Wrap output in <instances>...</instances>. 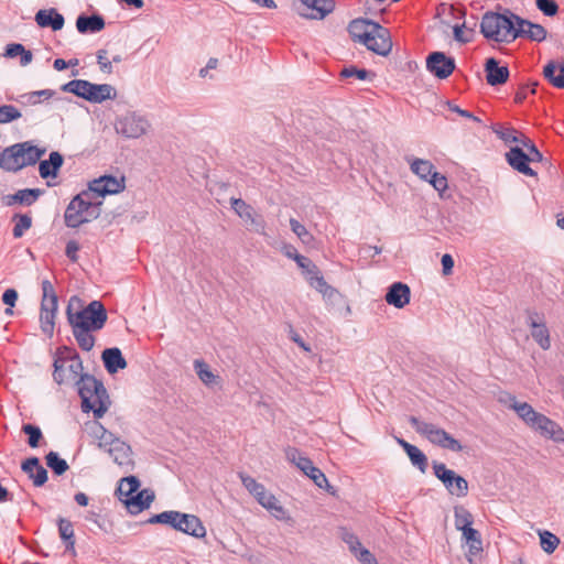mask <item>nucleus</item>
<instances>
[{
    "mask_svg": "<svg viewBox=\"0 0 564 564\" xmlns=\"http://www.w3.org/2000/svg\"><path fill=\"white\" fill-rule=\"evenodd\" d=\"M462 539L468 546L470 555H476L482 550V541L479 531L473 528V525L460 530Z\"/></svg>",
    "mask_w": 564,
    "mask_h": 564,
    "instance_id": "obj_36",
    "label": "nucleus"
},
{
    "mask_svg": "<svg viewBox=\"0 0 564 564\" xmlns=\"http://www.w3.org/2000/svg\"><path fill=\"white\" fill-rule=\"evenodd\" d=\"M517 14L507 9L503 13L487 12L480 22V32L490 41L509 44L514 41Z\"/></svg>",
    "mask_w": 564,
    "mask_h": 564,
    "instance_id": "obj_5",
    "label": "nucleus"
},
{
    "mask_svg": "<svg viewBox=\"0 0 564 564\" xmlns=\"http://www.w3.org/2000/svg\"><path fill=\"white\" fill-rule=\"evenodd\" d=\"M426 182H429L433 186V188L437 191L440 194L445 192L448 187L447 178L445 177V175L436 171L431 175V177Z\"/></svg>",
    "mask_w": 564,
    "mask_h": 564,
    "instance_id": "obj_60",
    "label": "nucleus"
},
{
    "mask_svg": "<svg viewBox=\"0 0 564 564\" xmlns=\"http://www.w3.org/2000/svg\"><path fill=\"white\" fill-rule=\"evenodd\" d=\"M384 300L389 305L401 310L410 303L411 290L409 285L403 282H393L387 289Z\"/></svg>",
    "mask_w": 564,
    "mask_h": 564,
    "instance_id": "obj_20",
    "label": "nucleus"
},
{
    "mask_svg": "<svg viewBox=\"0 0 564 564\" xmlns=\"http://www.w3.org/2000/svg\"><path fill=\"white\" fill-rule=\"evenodd\" d=\"M378 23L365 19H356L349 23L348 32L354 41L362 43L369 40L372 30H376Z\"/></svg>",
    "mask_w": 564,
    "mask_h": 564,
    "instance_id": "obj_27",
    "label": "nucleus"
},
{
    "mask_svg": "<svg viewBox=\"0 0 564 564\" xmlns=\"http://www.w3.org/2000/svg\"><path fill=\"white\" fill-rule=\"evenodd\" d=\"M22 470L32 479L36 487L43 486L47 480V471L40 464L37 457H30L22 463Z\"/></svg>",
    "mask_w": 564,
    "mask_h": 564,
    "instance_id": "obj_25",
    "label": "nucleus"
},
{
    "mask_svg": "<svg viewBox=\"0 0 564 564\" xmlns=\"http://www.w3.org/2000/svg\"><path fill=\"white\" fill-rule=\"evenodd\" d=\"M181 512L169 510L163 511L161 513L154 514L149 519V523H160V524H166L173 528L174 530L178 531V528L181 527Z\"/></svg>",
    "mask_w": 564,
    "mask_h": 564,
    "instance_id": "obj_42",
    "label": "nucleus"
},
{
    "mask_svg": "<svg viewBox=\"0 0 564 564\" xmlns=\"http://www.w3.org/2000/svg\"><path fill=\"white\" fill-rule=\"evenodd\" d=\"M153 499V491L143 489L141 491L138 490L132 497L124 498L123 502L132 514H138L149 508Z\"/></svg>",
    "mask_w": 564,
    "mask_h": 564,
    "instance_id": "obj_26",
    "label": "nucleus"
},
{
    "mask_svg": "<svg viewBox=\"0 0 564 564\" xmlns=\"http://www.w3.org/2000/svg\"><path fill=\"white\" fill-rule=\"evenodd\" d=\"M290 227L303 243L310 245L313 241L314 238L311 232L295 218L290 219Z\"/></svg>",
    "mask_w": 564,
    "mask_h": 564,
    "instance_id": "obj_54",
    "label": "nucleus"
},
{
    "mask_svg": "<svg viewBox=\"0 0 564 564\" xmlns=\"http://www.w3.org/2000/svg\"><path fill=\"white\" fill-rule=\"evenodd\" d=\"M256 500L276 520L289 521L291 519L285 508L279 502L273 494L264 490Z\"/></svg>",
    "mask_w": 564,
    "mask_h": 564,
    "instance_id": "obj_22",
    "label": "nucleus"
},
{
    "mask_svg": "<svg viewBox=\"0 0 564 564\" xmlns=\"http://www.w3.org/2000/svg\"><path fill=\"white\" fill-rule=\"evenodd\" d=\"M527 325L531 329V336L541 349L547 350L551 347L550 330L545 324L544 316L536 312H528Z\"/></svg>",
    "mask_w": 564,
    "mask_h": 564,
    "instance_id": "obj_16",
    "label": "nucleus"
},
{
    "mask_svg": "<svg viewBox=\"0 0 564 564\" xmlns=\"http://www.w3.org/2000/svg\"><path fill=\"white\" fill-rule=\"evenodd\" d=\"M21 111L13 105L0 106V123H9L21 118Z\"/></svg>",
    "mask_w": 564,
    "mask_h": 564,
    "instance_id": "obj_55",
    "label": "nucleus"
},
{
    "mask_svg": "<svg viewBox=\"0 0 564 564\" xmlns=\"http://www.w3.org/2000/svg\"><path fill=\"white\" fill-rule=\"evenodd\" d=\"M35 21L41 28H51L53 31H58L64 26V17L55 9L39 10Z\"/></svg>",
    "mask_w": 564,
    "mask_h": 564,
    "instance_id": "obj_28",
    "label": "nucleus"
},
{
    "mask_svg": "<svg viewBox=\"0 0 564 564\" xmlns=\"http://www.w3.org/2000/svg\"><path fill=\"white\" fill-rule=\"evenodd\" d=\"M180 519L181 527L178 531L197 539L206 535V528L197 516L181 512Z\"/></svg>",
    "mask_w": 564,
    "mask_h": 564,
    "instance_id": "obj_24",
    "label": "nucleus"
},
{
    "mask_svg": "<svg viewBox=\"0 0 564 564\" xmlns=\"http://www.w3.org/2000/svg\"><path fill=\"white\" fill-rule=\"evenodd\" d=\"M67 322L80 349L90 351L95 346L94 332L104 328L108 314L100 301H91L84 308L73 312L69 304L66 310Z\"/></svg>",
    "mask_w": 564,
    "mask_h": 564,
    "instance_id": "obj_1",
    "label": "nucleus"
},
{
    "mask_svg": "<svg viewBox=\"0 0 564 564\" xmlns=\"http://www.w3.org/2000/svg\"><path fill=\"white\" fill-rule=\"evenodd\" d=\"M539 535L542 550L547 554L553 553L560 544V539L555 534L546 530L541 531Z\"/></svg>",
    "mask_w": 564,
    "mask_h": 564,
    "instance_id": "obj_51",
    "label": "nucleus"
},
{
    "mask_svg": "<svg viewBox=\"0 0 564 564\" xmlns=\"http://www.w3.org/2000/svg\"><path fill=\"white\" fill-rule=\"evenodd\" d=\"M510 400L511 403L509 408L512 409L530 429L556 443H564V430L557 422L536 412L528 402H519L514 397H511Z\"/></svg>",
    "mask_w": 564,
    "mask_h": 564,
    "instance_id": "obj_2",
    "label": "nucleus"
},
{
    "mask_svg": "<svg viewBox=\"0 0 564 564\" xmlns=\"http://www.w3.org/2000/svg\"><path fill=\"white\" fill-rule=\"evenodd\" d=\"M409 422L419 434L423 435L433 445L456 453L463 451L462 444L437 425L421 421L416 416H410Z\"/></svg>",
    "mask_w": 564,
    "mask_h": 564,
    "instance_id": "obj_8",
    "label": "nucleus"
},
{
    "mask_svg": "<svg viewBox=\"0 0 564 564\" xmlns=\"http://www.w3.org/2000/svg\"><path fill=\"white\" fill-rule=\"evenodd\" d=\"M473 523L474 517L468 509L460 505L454 507V525L457 531L468 528Z\"/></svg>",
    "mask_w": 564,
    "mask_h": 564,
    "instance_id": "obj_43",
    "label": "nucleus"
},
{
    "mask_svg": "<svg viewBox=\"0 0 564 564\" xmlns=\"http://www.w3.org/2000/svg\"><path fill=\"white\" fill-rule=\"evenodd\" d=\"M432 467L435 477L443 482L452 496L463 498L468 495V481L464 477L448 469L444 463L433 462Z\"/></svg>",
    "mask_w": 564,
    "mask_h": 564,
    "instance_id": "obj_11",
    "label": "nucleus"
},
{
    "mask_svg": "<svg viewBox=\"0 0 564 564\" xmlns=\"http://www.w3.org/2000/svg\"><path fill=\"white\" fill-rule=\"evenodd\" d=\"M82 371L83 361L76 352L69 357H57L54 360L53 378L57 384L76 383L83 375Z\"/></svg>",
    "mask_w": 564,
    "mask_h": 564,
    "instance_id": "obj_10",
    "label": "nucleus"
},
{
    "mask_svg": "<svg viewBox=\"0 0 564 564\" xmlns=\"http://www.w3.org/2000/svg\"><path fill=\"white\" fill-rule=\"evenodd\" d=\"M555 70L556 64L551 61L544 66L543 75L554 87L564 89V74L555 75Z\"/></svg>",
    "mask_w": 564,
    "mask_h": 564,
    "instance_id": "obj_49",
    "label": "nucleus"
},
{
    "mask_svg": "<svg viewBox=\"0 0 564 564\" xmlns=\"http://www.w3.org/2000/svg\"><path fill=\"white\" fill-rule=\"evenodd\" d=\"M494 132L505 143H516V145H519V143L521 141L520 138H521V135H523L522 133H519L513 128L498 127V128H494Z\"/></svg>",
    "mask_w": 564,
    "mask_h": 564,
    "instance_id": "obj_53",
    "label": "nucleus"
},
{
    "mask_svg": "<svg viewBox=\"0 0 564 564\" xmlns=\"http://www.w3.org/2000/svg\"><path fill=\"white\" fill-rule=\"evenodd\" d=\"M78 394L82 399L83 412H93L96 419H100L110 405L107 390L102 382L95 377L85 373L76 381Z\"/></svg>",
    "mask_w": 564,
    "mask_h": 564,
    "instance_id": "obj_3",
    "label": "nucleus"
},
{
    "mask_svg": "<svg viewBox=\"0 0 564 564\" xmlns=\"http://www.w3.org/2000/svg\"><path fill=\"white\" fill-rule=\"evenodd\" d=\"M231 208L235 213L258 234H264L265 223L261 216H258L249 204L241 198H231Z\"/></svg>",
    "mask_w": 564,
    "mask_h": 564,
    "instance_id": "obj_17",
    "label": "nucleus"
},
{
    "mask_svg": "<svg viewBox=\"0 0 564 564\" xmlns=\"http://www.w3.org/2000/svg\"><path fill=\"white\" fill-rule=\"evenodd\" d=\"M408 162L410 164V170L412 173H414L416 176H419L423 181H427L431 175L435 172L434 164L424 159H408Z\"/></svg>",
    "mask_w": 564,
    "mask_h": 564,
    "instance_id": "obj_37",
    "label": "nucleus"
},
{
    "mask_svg": "<svg viewBox=\"0 0 564 564\" xmlns=\"http://www.w3.org/2000/svg\"><path fill=\"white\" fill-rule=\"evenodd\" d=\"M101 359L106 370L111 375L127 367V361L123 358L121 350L117 347L105 349L101 354Z\"/></svg>",
    "mask_w": 564,
    "mask_h": 564,
    "instance_id": "obj_29",
    "label": "nucleus"
},
{
    "mask_svg": "<svg viewBox=\"0 0 564 564\" xmlns=\"http://www.w3.org/2000/svg\"><path fill=\"white\" fill-rule=\"evenodd\" d=\"M42 299L41 304L58 305V299L54 285L47 279H43L41 282Z\"/></svg>",
    "mask_w": 564,
    "mask_h": 564,
    "instance_id": "obj_48",
    "label": "nucleus"
},
{
    "mask_svg": "<svg viewBox=\"0 0 564 564\" xmlns=\"http://www.w3.org/2000/svg\"><path fill=\"white\" fill-rule=\"evenodd\" d=\"M63 156L59 152L53 151L47 160H43L39 165V173L42 178L55 177L63 165Z\"/></svg>",
    "mask_w": 564,
    "mask_h": 564,
    "instance_id": "obj_32",
    "label": "nucleus"
},
{
    "mask_svg": "<svg viewBox=\"0 0 564 564\" xmlns=\"http://www.w3.org/2000/svg\"><path fill=\"white\" fill-rule=\"evenodd\" d=\"M76 28L79 33H97L105 28V20L102 17L94 15H79L76 20Z\"/></svg>",
    "mask_w": 564,
    "mask_h": 564,
    "instance_id": "obj_33",
    "label": "nucleus"
},
{
    "mask_svg": "<svg viewBox=\"0 0 564 564\" xmlns=\"http://www.w3.org/2000/svg\"><path fill=\"white\" fill-rule=\"evenodd\" d=\"M22 431L29 435L28 444L29 446L35 448L39 446L40 440L43 437L42 431L39 426L32 424H24L22 426Z\"/></svg>",
    "mask_w": 564,
    "mask_h": 564,
    "instance_id": "obj_56",
    "label": "nucleus"
},
{
    "mask_svg": "<svg viewBox=\"0 0 564 564\" xmlns=\"http://www.w3.org/2000/svg\"><path fill=\"white\" fill-rule=\"evenodd\" d=\"M239 478L243 485V487L252 495L256 499L267 490L264 486L258 482L253 477L246 475L243 473L239 474Z\"/></svg>",
    "mask_w": 564,
    "mask_h": 564,
    "instance_id": "obj_52",
    "label": "nucleus"
},
{
    "mask_svg": "<svg viewBox=\"0 0 564 564\" xmlns=\"http://www.w3.org/2000/svg\"><path fill=\"white\" fill-rule=\"evenodd\" d=\"M57 525L59 538L64 542L66 551L75 554V533L73 523L65 518H59L57 520Z\"/></svg>",
    "mask_w": 564,
    "mask_h": 564,
    "instance_id": "obj_35",
    "label": "nucleus"
},
{
    "mask_svg": "<svg viewBox=\"0 0 564 564\" xmlns=\"http://www.w3.org/2000/svg\"><path fill=\"white\" fill-rule=\"evenodd\" d=\"M297 267L301 269L303 276L311 288L316 290L325 297H332L335 289L330 286L324 279L318 267L307 257L299 259Z\"/></svg>",
    "mask_w": 564,
    "mask_h": 564,
    "instance_id": "obj_13",
    "label": "nucleus"
},
{
    "mask_svg": "<svg viewBox=\"0 0 564 564\" xmlns=\"http://www.w3.org/2000/svg\"><path fill=\"white\" fill-rule=\"evenodd\" d=\"M126 188V180L123 176L117 177L112 175H102L93 180L88 185V191L97 199H101L106 195H113Z\"/></svg>",
    "mask_w": 564,
    "mask_h": 564,
    "instance_id": "obj_14",
    "label": "nucleus"
},
{
    "mask_svg": "<svg viewBox=\"0 0 564 564\" xmlns=\"http://www.w3.org/2000/svg\"><path fill=\"white\" fill-rule=\"evenodd\" d=\"M45 152V148H39L29 141L15 143L0 153V167L7 172H18L34 165Z\"/></svg>",
    "mask_w": 564,
    "mask_h": 564,
    "instance_id": "obj_6",
    "label": "nucleus"
},
{
    "mask_svg": "<svg viewBox=\"0 0 564 564\" xmlns=\"http://www.w3.org/2000/svg\"><path fill=\"white\" fill-rule=\"evenodd\" d=\"M97 63L101 72L107 74L112 73V63L108 59L106 50H99L97 52Z\"/></svg>",
    "mask_w": 564,
    "mask_h": 564,
    "instance_id": "obj_64",
    "label": "nucleus"
},
{
    "mask_svg": "<svg viewBox=\"0 0 564 564\" xmlns=\"http://www.w3.org/2000/svg\"><path fill=\"white\" fill-rule=\"evenodd\" d=\"M140 487V481L135 476H128L121 479L118 492L120 500L123 501L124 498L132 497Z\"/></svg>",
    "mask_w": 564,
    "mask_h": 564,
    "instance_id": "obj_44",
    "label": "nucleus"
},
{
    "mask_svg": "<svg viewBox=\"0 0 564 564\" xmlns=\"http://www.w3.org/2000/svg\"><path fill=\"white\" fill-rule=\"evenodd\" d=\"M454 37L460 43H468L473 37V30L466 28L465 24H456L454 26Z\"/></svg>",
    "mask_w": 564,
    "mask_h": 564,
    "instance_id": "obj_61",
    "label": "nucleus"
},
{
    "mask_svg": "<svg viewBox=\"0 0 564 564\" xmlns=\"http://www.w3.org/2000/svg\"><path fill=\"white\" fill-rule=\"evenodd\" d=\"M368 39L369 40L364 41L361 44L369 51L381 56H387L391 52L392 42L388 29L378 24Z\"/></svg>",
    "mask_w": 564,
    "mask_h": 564,
    "instance_id": "obj_18",
    "label": "nucleus"
},
{
    "mask_svg": "<svg viewBox=\"0 0 564 564\" xmlns=\"http://www.w3.org/2000/svg\"><path fill=\"white\" fill-rule=\"evenodd\" d=\"M340 536H341V540L347 544L349 551L352 554L355 552H357L362 546L359 538L355 533H352L346 529L343 530Z\"/></svg>",
    "mask_w": 564,
    "mask_h": 564,
    "instance_id": "obj_58",
    "label": "nucleus"
},
{
    "mask_svg": "<svg viewBox=\"0 0 564 564\" xmlns=\"http://www.w3.org/2000/svg\"><path fill=\"white\" fill-rule=\"evenodd\" d=\"M113 128L126 139H139L150 131L151 122L138 111H127L115 120Z\"/></svg>",
    "mask_w": 564,
    "mask_h": 564,
    "instance_id": "obj_9",
    "label": "nucleus"
},
{
    "mask_svg": "<svg viewBox=\"0 0 564 564\" xmlns=\"http://www.w3.org/2000/svg\"><path fill=\"white\" fill-rule=\"evenodd\" d=\"M547 36L546 29L538 23H533L527 19L517 15L516 30L513 37H525L533 42H543Z\"/></svg>",
    "mask_w": 564,
    "mask_h": 564,
    "instance_id": "obj_19",
    "label": "nucleus"
},
{
    "mask_svg": "<svg viewBox=\"0 0 564 564\" xmlns=\"http://www.w3.org/2000/svg\"><path fill=\"white\" fill-rule=\"evenodd\" d=\"M42 194L43 189L40 188L19 189L14 194L7 196V205L11 206L14 204H20L23 206H31L39 199Z\"/></svg>",
    "mask_w": 564,
    "mask_h": 564,
    "instance_id": "obj_30",
    "label": "nucleus"
},
{
    "mask_svg": "<svg viewBox=\"0 0 564 564\" xmlns=\"http://www.w3.org/2000/svg\"><path fill=\"white\" fill-rule=\"evenodd\" d=\"M485 72L487 84L490 86L505 84L509 78V68L507 66H499L494 57L486 61Z\"/></svg>",
    "mask_w": 564,
    "mask_h": 564,
    "instance_id": "obj_23",
    "label": "nucleus"
},
{
    "mask_svg": "<svg viewBox=\"0 0 564 564\" xmlns=\"http://www.w3.org/2000/svg\"><path fill=\"white\" fill-rule=\"evenodd\" d=\"M101 199H97L88 189L77 194L66 207L64 214L65 225L69 228H78L100 215Z\"/></svg>",
    "mask_w": 564,
    "mask_h": 564,
    "instance_id": "obj_4",
    "label": "nucleus"
},
{
    "mask_svg": "<svg viewBox=\"0 0 564 564\" xmlns=\"http://www.w3.org/2000/svg\"><path fill=\"white\" fill-rule=\"evenodd\" d=\"M89 102L101 104L106 100H112L117 97L116 88L110 84H94L89 90Z\"/></svg>",
    "mask_w": 564,
    "mask_h": 564,
    "instance_id": "obj_34",
    "label": "nucleus"
},
{
    "mask_svg": "<svg viewBox=\"0 0 564 564\" xmlns=\"http://www.w3.org/2000/svg\"><path fill=\"white\" fill-rule=\"evenodd\" d=\"M304 7L301 12L303 17L322 20L329 14L334 8V0H299Z\"/></svg>",
    "mask_w": 564,
    "mask_h": 564,
    "instance_id": "obj_21",
    "label": "nucleus"
},
{
    "mask_svg": "<svg viewBox=\"0 0 564 564\" xmlns=\"http://www.w3.org/2000/svg\"><path fill=\"white\" fill-rule=\"evenodd\" d=\"M530 153H525L520 145L510 148L506 153L509 165L519 173L527 176H534L535 172L530 167V162H540L543 156L535 145H530Z\"/></svg>",
    "mask_w": 564,
    "mask_h": 564,
    "instance_id": "obj_12",
    "label": "nucleus"
},
{
    "mask_svg": "<svg viewBox=\"0 0 564 564\" xmlns=\"http://www.w3.org/2000/svg\"><path fill=\"white\" fill-rule=\"evenodd\" d=\"M405 453L408 454L411 463L417 467L421 473H425L427 468V457L425 454L415 445L405 446Z\"/></svg>",
    "mask_w": 564,
    "mask_h": 564,
    "instance_id": "obj_45",
    "label": "nucleus"
},
{
    "mask_svg": "<svg viewBox=\"0 0 564 564\" xmlns=\"http://www.w3.org/2000/svg\"><path fill=\"white\" fill-rule=\"evenodd\" d=\"M354 556L360 564H379L375 555L366 547L361 546Z\"/></svg>",
    "mask_w": 564,
    "mask_h": 564,
    "instance_id": "obj_63",
    "label": "nucleus"
},
{
    "mask_svg": "<svg viewBox=\"0 0 564 564\" xmlns=\"http://www.w3.org/2000/svg\"><path fill=\"white\" fill-rule=\"evenodd\" d=\"M181 512L169 510L163 511L161 513L154 514L149 519V523H160V524H166L173 528L174 530L178 531V528L181 527Z\"/></svg>",
    "mask_w": 564,
    "mask_h": 564,
    "instance_id": "obj_41",
    "label": "nucleus"
},
{
    "mask_svg": "<svg viewBox=\"0 0 564 564\" xmlns=\"http://www.w3.org/2000/svg\"><path fill=\"white\" fill-rule=\"evenodd\" d=\"M285 456L289 462L294 464L305 475L314 467L313 462L295 447H288Z\"/></svg>",
    "mask_w": 564,
    "mask_h": 564,
    "instance_id": "obj_38",
    "label": "nucleus"
},
{
    "mask_svg": "<svg viewBox=\"0 0 564 564\" xmlns=\"http://www.w3.org/2000/svg\"><path fill=\"white\" fill-rule=\"evenodd\" d=\"M46 465L58 476L68 469V464L56 452H50L45 456Z\"/></svg>",
    "mask_w": 564,
    "mask_h": 564,
    "instance_id": "obj_50",
    "label": "nucleus"
},
{
    "mask_svg": "<svg viewBox=\"0 0 564 564\" xmlns=\"http://www.w3.org/2000/svg\"><path fill=\"white\" fill-rule=\"evenodd\" d=\"M194 369L204 384L212 386L216 382L217 376L213 373L204 360H194Z\"/></svg>",
    "mask_w": 564,
    "mask_h": 564,
    "instance_id": "obj_46",
    "label": "nucleus"
},
{
    "mask_svg": "<svg viewBox=\"0 0 564 564\" xmlns=\"http://www.w3.org/2000/svg\"><path fill=\"white\" fill-rule=\"evenodd\" d=\"M95 435L98 441V447L107 452L118 466L124 468L126 471L133 468L134 462L132 457V449L128 443L116 436L112 432L106 430L100 424L98 425Z\"/></svg>",
    "mask_w": 564,
    "mask_h": 564,
    "instance_id": "obj_7",
    "label": "nucleus"
},
{
    "mask_svg": "<svg viewBox=\"0 0 564 564\" xmlns=\"http://www.w3.org/2000/svg\"><path fill=\"white\" fill-rule=\"evenodd\" d=\"M455 67V59L443 52H432L426 57V69L438 79L449 77Z\"/></svg>",
    "mask_w": 564,
    "mask_h": 564,
    "instance_id": "obj_15",
    "label": "nucleus"
},
{
    "mask_svg": "<svg viewBox=\"0 0 564 564\" xmlns=\"http://www.w3.org/2000/svg\"><path fill=\"white\" fill-rule=\"evenodd\" d=\"M93 83L85 79H73L66 84H64L61 89L65 93L74 94L75 96L83 98L88 101L89 90L91 88Z\"/></svg>",
    "mask_w": 564,
    "mask_h": 564,
    "instance_id": "obj_39",
    "label": "nucleus"
},
{
    "mask_svg": "<svg viewBox=\"0 0 564 564\" xmlns=\"http://www.w3.org/2000/svg\"><path fill=\"white\" fill-rule=\"evenodd\" d=\"M12 221L14 223L12 235L17 239L21 238L32 226V218L26 214H15Z\"/></svg>",
    "mask_w": 564,
    "mask_h": 564,
    "instance_id": "obj_47",
    "label": "nucleus"
},
{
    "mask_svg": "<svg viewBox=\"0 0 564 564\" xmlns=\"http://www.w3.org/2000/svg\"><path fill=\"white\" fill-rule=\"evenodd\" d=\"M58 305L41 304L40 307V326L42 332L52 337L55 328V318Z\"/></svg>",
    "mask_w": 564,
    "mask_h": 564,
    "instance_id": "obj_31",
    "label": "nucleus"
},
{
    "mask_svg": "<svg viewBox=\"0 0 564 564\" xmlns=\"http://www.w3.org/2000/svg\"><path fill=\"white\" fill-rule=\"evenodd\" d=\"M6 57L14 58L20 56V65L26 66L32 62L33 54L31 51L25 50V47L20 43L8 44L6 47Z\"/></svg>",
    "mask_w": 564,
    "mask_h": 564,
    "instance_id": "obj_40",
    "label": "nucleus"
},
{
    "mask_svg": "<svg viewBox=\"0 0 564 564\" xmlns=\"http://www.w3.org/2000/svg\"><path fill=\"white\" fill-rule=\"evenodd\" d=\"M536 8L546 17H554L558 12V4L555 0H536Z\"/></svg>",
    "mask_w": 564,
    "mask_h": 564,
    "instance_id": "obj_59",
    "label": "nucleus"
},
{
    "mask_svg": "<svg viewBox=\"0 0 564 564\" xmlns=\"http://www.w3.org/2000/svg\"><path fill=\"white\" fill-rule=\"evenodd\" d=\"M340 76L341 77H345V78H349V77H357L358 79L360 80H367L369 79L370 77H373L375 74L368 72L367 69H364V68H356L354 66H350V67H346L344 68L341 72H340Z\"/></svg>",
    "mask_w": 564,
    "mask_h": 564,
    "instance_id": "obj_57",
    "label": "nucleus"
},
{
    "mask_svg": "<svg viewBox=\"0 0 564 564\" xmlns=\"http://www.w3.org/2000/svg\"><path fill=\"white\" fill-rule=\"evenodd\" d=\"M306 476L319 488H325L328 485L325 474L315 466L306 474Z\"/></svg>",
    "mask_w": 564,
    "mask_h": 564,
    "instance_id": "obj_62",
    "label": "nucleus"
}]
</instances>
